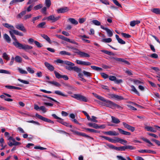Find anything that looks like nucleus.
Returning <instances> with one entry per match:
<instances>
[{
  "instance_id": "obj_29",
  "label": "nucleus",
  "mask_w": 160,
  "mask_h": 160,
  "mask_svg": "<svg viewBox=\"0 0 160 160\" xmlns=\"http://www.w3.org/2000/svg\"><path fill=\"white\" fill-rule=\"evenodd\" d=\"M140 22V21L139 20L133 21L130 22V25L132 27H134L136 25L139 24Z\"/></svg>"
},
{
  "instance_id": "obj_27",
  "label": "nucleus",
  "mask_w": 160,
  "mask_h": 160,
  "mask_svg": "<svg viewBox=\"0 0 160 160\" xmlns=\"http://www.w3.org/2000/svg\"><path fill=\"white\" fill-rule=\"evenodd\" d=\"M68 20L72 24L76 25L78 24V22L75 19L72 18H68Z\"/></svg>"
},
{
  "instance_id": "obj_28",
  "label": "nucleus",
  "mask_w": 160,
  "mask_h": 160,
  "mask_svg": "<svg viewBox=\"0 0 160 160\" xmlns=\"http://www.w3.org/2000/svg\"><path fill=\"white\" fill-rule=\"evenodd\" d=\"M2 25L5 28L12 29V30L14 28L13 26L11 25L8 23H3Z\"/></svg>"
},
{
  "instance_id": "obj_58",
  "label": "nucleus",
  "mask_w": 160,
  "mask_h": 160,
  "mask_svg": "<svg viewBox=\"0 0 160 160\" xmlns=\"http://www.w3.org/2000/svg\"><path fill=\"white\" fill-rule=\"evenodd\" d=\"M0 73L10 74V72L8 71L3 69H0Z\"/></svg>"
},
{
  "instance_id": "obj_62",
  "label": "nucleus",
  "mask_w": 160,
  "mask_h": 160,
  "mask_svg": "<svg viewBox=\"0 0 160 160\" xmlns=\"http://www.w3.org/2000/svg\"><path fill=\"white\" fill-rule=\"evenodd\" d=\"M101 76L104 79H106L108 78L109 77L108 75L103 72H102L101 73Z\"/></svg>"
},
{
  "instance_id": "obj_9",
  "label": "nucleus",
  "mask_w": 160,
  "mask_h": 160,
  "mask_svg": "<svg viewBox=\"0 0 160 160\" xmlns=\"http://www.w3.org/2000/svg\"><path fill=\"white\" fill-rule=\"evenodd\" d=\"M15 28L18 29L23 31L24 32H27V30L22 23H18L15 25Z\"/></svg>"
},
{
  "instance_id": "obj_2",
  "label": "nucleus",
  "mask_w": 160,
  "mask_h": 160,
  "mask_svg": "<svg viewBox=\"0 0 160 160\" xmlns=\"http://www.w3.org/2000/svg\"><path fill=\"white\" fill-rule=\"evenodd\" d=\"M105 106L106 107L110 108L112 109L116 108L119 109H122L123 108L119 105L109 100H106L105 102Z\"/></svg>"
},
{
  "instance_id": "obj_22",
  "label": "nucleus",
  "mask_w": 160,
  "mask_h": 160,
  "mask_svg": "<svg viewBox=\"0 0 160 160\" xmlns=\"http://www.w3.org/2000/svg\"><path fill=\"white\" fill-rule=\"evenodd\" d=\"M111 118L112 122L113 123L115 124H118L120 122V121L118 119L114 116H112Z\"/></svg>"
},
{
  "instance_id": "obj_13",
  "label": "nucleus",
  "mask_w": 160,
  "mask_h": 160,
  "mask_svg": "<svg viewBox=\"0 0 160 160\" xmlns=\"http://www.w3.org/2000/svg\"><path fill=\"white\" fill-rule=\"evenodd\" d=\"M122 124L125 128L131 131V132H133L134 131L135 128L134 127L130 126L125 122H123Z\"/></svg>"
},
{
  "instance_id": "obj_25",
  "label": "nucleus",
  "mask_w": 160,
  "mask_h": 160,
  "mask_svg": "<svg viewBox=\"0 0 160 160\" xmlns=\"http://www.w3.org/2000/svg\"><path fill=\"white\" fill-rule=\"evenodd\" d=\"M130 87L131 88V91L137 94L139 96H140L139 93L138 92V91L135 88V87L133 85H131Z\"/></svg>"
},
{
  "instance_id": "obj_33",
  "label": "nucleus",
  "mask_w": 160,
  "mask_h": 160,
  "mask_svg": "<svg viewBox=\"0 0 160 160\" xmlns=\"http://www.w3.org/2000/svg\"><path fill=\"white\" fill-rule=\"evenodd\" d=\"M100 51L109 55L114 56L115 55L114 53L107 50H101Z\"/></svg>"
},
{
  "instance_id": "obj_47",
  "label": "nucleus",
  "mask_w": 160,
  "mask_h": 160,
  "mask_svg": "<svg viewBox=\"0 0 160 160\" xmlns=\"http://www.w3.org/2000/svg\"><path fill=\"white\" fill-rule=\"evenodd\" d=\"M92 22L93 24H94V25H97V26H100L101 25V22L98 21L97 20H94L92 21Z\"/></svg>"
},
{
  "instance_id": "obj_26",
  "label": "nucleus",
  "mask_w": 160,
  "mask_h": 160,
  "mask_svg": "<svg viewBox=\"0 0 160 160\" xmlns=\"http://www.w3.org/2000/svg\"><path fill=\"white\" fill-rule=\"evenodd\" d=\"M47 82L48 83L53 84L56 87H60L61 86V84L55 81H48Z\"/></svg>"
},
{
  "instance_id": "obj_54",
  "label": "nucleus",
  "mask_w": 160,
  "mask_h": 160,
  "mask_svg": "<svg viewBox=\"0 0 160 160\" xmlns=\"http://www.w3.org/2000/svg\"><path fill=\"white\" fill-rule=\"evenodd\" d=\"M42 7V4H39L37 5L34 7V9L35 10H37L41 8Z\"/></svg>"
},
{
  "instance_id": "obj_64",
  "label": "nucleus",
  "mask_w": 160,
  "mask_h": 160,
  "mask_svg": "<svg viewBox=\"0 0 160 160\" xmlns=\"http://www.w3.org/2000/svg\"><path fill=\"white\" fill-rule=\"evenodd\" d=\"M46 10H47V8L45 7H44L42 8L41 9V12L44 14L45 15L46 14Z\"/></svg>"
},
{
  "instance_id": "obj_4",
  "label": "nucleus",
  "mask_w": 160,
  "mask_h": 160,
  "mask_svg": "<svg viewBox=\"0 0 160 160\" xmlns=\"http://www.w3.org/2000/svg\"><path fill=\"white\" fill-rule=\"evenodd\" d=\"M71 131L72 132L74 133L75 134L78 136H82L86 138L90 139L92 140L93 139V138L92 137L87 135L84 133H82L78 131H74L73 130H71Z\"/></svg>"
},
{
  "instance_id": "obj_10",
  "label": "nucleus",
  "mask_w": 160,
  "mask_h": 160,
  "mask_svg": "<svg viewBox=\"0 0 160 160\" xmlns=\"http://www.w3.org/2000/svg\"><path fill=\"white\" fill-rule=\"evenodd\" d=\"M110 80L114 81V82L117 84H119L122 82V79L117 80V78L116 77L113 76H110L108 77Z\"/></svg>"
},
{
  "instance_id": "obj_57",
  "label": "nucleus",
  "mask_w": 160,
  "mask_h": 160,
  "mask_svg": "<svg viewBox=\"0 0 160 160\" xmlns=\"http://www.w3.org/2000/svg\"><path fill=\"white\" fill-rule=\"evenodd\" d=\"M97 118L94 116H92V118H90V120H88L91 121L93 122H97L98 121L96 119Z\"/></svg>"
},
{
  "instance_id": "obj_11",
  "label": "nucleus",
  "mask_w": 160,
  "mask_h": 160,
  "mask_svg": "<svg viewBox=\"0 0 160 160\" xmlns=\"http://www.w3.org/2000/svg\"><path fill=\"white\" fill-rule=\"evenodd\" d=\"M69 10L68 8L66 7H63L59 8L57 10V12L58 13H64L68 12Z\"/></svg>"
},
{
  "instance_id": "obj_12",
  "label": "nucleus",
  "mask_w": 160,
  "mask_h": 160,
  "mask_svg": "<svg viewBox=\"0 0 160 160\" xmlns=\"http://www.w3.org/2000/svg\"><path fill=\"white\" fill-rule=\"evenodd\" d=\"M75 53H77L78 55L80 56V57L84 58V57H87L89 58L90 57V55L87 53L86 52H81V51H79V52H75Z\"/></svg>"
},
{
  "instance_id": "obj_21",
  "label": "nucleus",
  "mask_w": 160,
  "mask_h": 160,
  "mask_svg": "<svg viewBox=\"0 0 160 160\" xmlns=\"http://www.w3.org/2000/svg\"><path fill=\"white\" fill-rule=\"evenodd\" d=\"M138 152L140 153H154L155 152L149 150H143L141 149L138 151Z\"/></svg>"
},
{
  "instance_id": "obj_20",
  "label": "nucleus",
  "mask_w": 160,
  "mask_h": 160,
  "mask_svg": "<svg viewBox=\"0 0 160 160\" xmlns=\"http://www.w3.org/2000/svg\"><path fill=\"white\" fill-rule=\"evenodd\" d=\"M116 141L117 142H119L121 144H124V143H127V141L126 140L119 138L116 137Z\"/></svg>"
},
{
  "instance_id": "obj_39",
  "label": "nucleus",
  "mask_w": 160,
  "mask_h": 160,
  "mask_svg": "<svg viewBox=\"0 0 160 160\" xmlns=\"http://www.w3.org/2000/svg\"><path fill=\"white\" fill-rule=\"evenodd\" d=\"M46 24V22H42L39 24H38L37 26L38 28H45V25Z\"/></svg>"
},
{
  "instance_id": "obj_42",
  "label": "nucleus",
  "mask_w": 160,
  "mask_h": 160,
  "mask_svg": "<svg viewBox=\"0 0 160 160\" xmlns=\"http://www.w3.org/2000/svg\"><path fill=\"white\" fill-rule=\"evenodd\" d=\"M133 82L134 84L135 85H138V84H142L143 83V82L141 81H140L134 79L133 80Z\"/></svg>"
},
{
  "instance_id": "obj_46",
  "label": "nucleus",
  "mask_w": 160,
  "mask_h": 160,
  "mask_svg": "<svg viewBox=\"0 0 160 160\" xmlns=\"http://www.w3.org/2000/svg\"><path fill=\"white\" fill-rule=\"evenodd\" d=\"M112 39L111 38H104L102 39V41L105 43H109L111 42Z\"/></svg>"
},
{
  "instance_id": "obj_60",
  "label": "nucleus",
  "mask_w": 160,
  "mask_h": 160,
  "mask_svg": "<svg viewBox=\"0 0 160 160\" xmlns=\"http://www.w3.org/2000/svg\"><path fill=\"white\" fill-rule=\"evenodd\" d=\"M34 43L39 48H41L42 46V45L39 42L37 41H35Z\"/></svg>"
},
{
  "instance_id": "obj_14",
  "label": "nucleus",
  "mask_w": 160,
  "mask_h": 160,
  "mask_svg": "<svg viewBox=\"0 0 160 160\" xmlns=\"http://www.w3.org/2000/svg\"><path fill=\"white\" fill-rule=\"evenodd\" d=\"M101 28L105 30L106 31L108 37H112V36L113 33L109 29L106 28H105L102 25H101Z\"/></svg>"
},
{
  "instance_id": "obj_55",
  "label": "nucleus",
  "mask_w": 160,
  "mask_h": 160,
  "mask_svg": "<svg viewBox=\"0 0 160 160\" xmlns=\"http://www.w3.org/2000/svg\"><path fill=\"white\" fill-rule=\"evenodd\" d=\"M111 58L112 59H113L115 60L118 61L119 62H122V60H123V58H114V57H112Z\"/></svg>"
},
{
  "instance_id": "obj_19",
  "label": "nucleus",
  "mask_w": 160,
  "mask_h": 160,
  "mask_svg": "<svg viewBox=\"0 0 160 160\" xmlns=\"http://www.w3.org/2000/svg\"><path fill=\"white\" fill-rule=\"evenodd\" d=\"M26 13V10L22 11L17 15L16 18H17L21 19L23 17H24V16L25 15Z\"/></svg>"
},
{
  "instance_id": "obj_23",
  "label": "nucleus",
  "mask_w": 160,
  "mask_h": 160,
  "mask_svg": "<svg viewBox=\"0 0 160 160\" xmlns=\"http://www.w3.org/2000/svg\"><path fill=\"white\" fill-rule=\"evenodd\" d=\"M41 36L43 38L47 41L49 43L51 44V42L50 38L47 35L45 34H41Z\"/></svg>"
},
{
  "instance_id": "obj_45",
  "label": "nucleus",
  "mask_w": 160,
  "mask_h": 160,
  "mask_svg": "<svg viewBox=\"0 0 160 160\" xmlns=\"http://www.w3.org/2000/svg\"><path fill=\"white\" fill-rule=\"evenodd\" d=\"M122 36L125 38H130L131 37V36L128 34L122 32L121 33Z\"/></svg>"
},
{
  "instance_id": "obj_34",
  "label": "nucleus",
  "mask_w": 160,
  "mask_h": 160,
  "mask_svg": "<svg viewBox=\"0 0 160 160\" xmlns=\"http://www.w3.org/2000/svg\"><path fill=\"white\" fill-rule=\"evenodd\" d=\"M84 129L85 130H86L90 132L96 133H99L100 132H99L97 130H96L93 129L85 128H84Z\"/></svg>"
},
{
  "instance_id": "obj_61",
  "label": "nucleus",
  "mask_w": 160,
  "mask_h": 160,
  "mask_svg": "<svg viewBox=\"0 0 160 160\" xmlns=\"http://www.w3.org/2000/svg\"><path fill=\"white\" fill-rule=\"evenodd\" d=\"M62 124L63 125L66 126V127H69L70 128H72V125H70L69 123L64 121L63 122Z\"/></svg>"
},
{
  "instance_id": "obj_63",
  "label": "nucleus",
  "mask_w": 160,
  "mask_h": 160,
  "mask_svg": "<svg viewBox=\"0 0 160 160\" xmlns=\"http://www.w3.org/2000/svg\"><path fill=\"white\" fill-rule=\"evenodd\" d=\"M149 56L155 58H158V55L156 53H153L152 54H150L149 55Z\"/></svg>"
},
{
  "instance_id": "obj_52",
  "label": "nucleus",
  "mask_w": 160,
  "mask_h": 160,
  "mask_svg": "<svg viewBox=\"0 0 160 160\" xmlns=\"http://www.w3.org/2000/svg\"><path fill=\"white\" fill-rule=\"evenodd\" d=\"M152 127L151 126H147L145 127V128L148 131H150L151 132H155V131L152 130Z\"/></svg>"
},
{
  "instance_id": "obj_31",
  "label": "nucleus",
  "mask_w": 160,
  "mask_h": 160,
  "mask_svg": "<svg viewBox=\"0 0 160 160\" xmlns=\"http://www.w3.org/2000/svg\"><path fill=\"white\" fill-rule=\"evenodd\" d=\"M54 93L56 94L67 97L68 95L63 94L61 92L58 90H56L54 91Z\"/></svg>"
},
{
  "instance_id": "obj_15",
  "label": "nucleus",
  "mask_w": 160,
  "mask_h": 160,
  "mask_svg": "<svg viewBox=\"0 0 160 160\" xmlns=\"http://www.w3.org/2000/svg\"><path fill=\"white\" fill-rule=\"evenodd\" d=\"M103 133L111 136H117L118 135V133L115 131H109L104 132Z\"/></svg>"
},
{
  "instance_id": "obj_38",
  "label": "nucleus",
  "mask_w": 160,
  "mask_h": 160,
  "mask_svg": "<svg viewBox=\"0 0 160 160\" xmlns=\"http://www.w3.org/2000/svg\"><path fill=\"white\" fill-rule=\"evenodd\" d=\"M82 72L84 75L87 77H90L92 76V74L90 72L85 71H83Z\"/></svg>"
},
{
  "instance_id": "obj_41",
  "label": "nucleus",
  "mask_w": 160,
  "mask_h": 160,
  "mask_svg": "<svg viewBox=\"0 0 160 160\" xmlns=\"http://www.w3.org/2000/svg\"><path fill=\"white\" fill-rule=\"evenodd\" d=\"M54 74L55 75L56 78L58 79L62 78V75L60 74L58 72H57L56 71H54Z\"/></svg>"
},
{
  "instance_id": "obj_59",
  "label": "nucleus",
  "mask_w": 160,
  "mask_h": 160,
  "mask_svg": "<svg viewBox=\"0 0 160 160\" xmlns=\"http://www.w3.org/2000/svg\"><path fill=\"white\" fill-rule=\"evenodd\" d=\"M41 16H38L37 17H33L32 18V22H33V23H34L35 21L38 19L40 18H41Z\"/></svg>"
},
{
  "instance_id": "obj_50",
  "label": "nucleus",
  "mask_w": 160,
  "mask_h": 160,
  "mask_svg": "<svg viewBox=\"0 0 160 160\" xmlns=\"http://www.w3.org/2000/svg\"><path fill=\"white\" fill-rule=\"evenodd\" d=\"M45 4L46 6L48 7L49 8L51 5V2L50 0H45Z\"/></svg>"
},
{
  "instance_id": "obj_18",
  "label": "nucleus",
  "mask_w": 160,
  "mask_h": 160,
  "mask_svg": "<svg viewBox=\"0 0 160 160\" xmlns=\"http://www.w3.org/2000/svg\"><path fill=\"white\" fill-rule=\"evenodd\" d=\"M3 37L4 39L7 42L9 43L11 42V39L10 38L9 36L7 34L5 33L3 35Z\"/></svg>"
},
{
  "instance_id": "obj_24",
  "label": "nucleus",
  "mask_w": 160,
  "mask_h": 160,
  "mask_svg": "<svg viewBox=\"0 0 160 160\" xmlns=\"http://www.w3.org/2000/svg\"><path fill=\"white\" fill-rule=\"evenodd\" d=\"M15 60L17 62L21 63L22 62V59L20 56L17 55L15 57Z\"/></svg>"
},
{
  "instance_id": "obj_16",
  "label": "nucleus",
  "mask_w": 160,
  "mask_h": 160,
  "mask_svg": "<svg viewBox=\"0 0 160 160\" xmlns=\"http://www.w3.org/2000/svg\"><path fill=\"white\" fill-rule=\"evenodd\" d=\"M44 65L47 68L51 71H53L54 69V67L47 62H44Z\"/></svg>"
},
{
  "instance_id": "obj_53",
  "label": "nucleus",
  "mask_w": 160,
  "mask_h": 160,
  "mask_svg": "<svg viewBox=\"0 0 160 160\" xmlns=\"http://www.w3.org/2000/svg\"><path fill=\"white\" fill-rule=\"evenodd\" d=\"M32 16V14H31L25 15L23 18V19L26 20L28 19L31 18Z\"/></svg>"
},
{
  "instance_id": "obj_37",
  "label": "nucleus",
  "mask_w": 160,
  "mask_h": 160,
  "mask_svg": "<svg viewBox=\"0 0 160 160\" xmlns=\"http://www.w3.org/2000/svg\"><path fill=\"white\" fill-rule=\"evenodd\" d=\"M91 67L93 70L97 71H101L102 70V69L101 68L94 66H91Z\"/></svg>"
},
{
  "instance_id": "obj_43",
  "label": "nucleus",
  "mask_w": 160,
  "mask_h": 160,
  "mask_svg": "<svg viewBox=\"0 0 160 160\" xmlns=\"http://www.w3.org/2000/svg\"><path fill=\"white\" fill-rule=\"evenodd\" d=\"M26 69L27 71L30 73L33 74L34 73V71L32 68L30 67H28L26 68Z\"/></svg>"
},
{
  "instance_id": "obj_48",
  "label": "nucleus",
  "mask_w": 160,
  "mask_h": 160,
  "mask_svg": "<svg viewBox=\"0 0 160 160\" xmlns=\"http://www.w3.org/2000/svg\"><path fill=\"white\" fill-rule=\"evenodd\" d=\"M18 70L19 71L20 73L22 74H27L28 72L27 71L22 69V68H18Z\"/></svg>"
},
{
  "instance_id": "obj_35",
  "label": "nucleus",
  "mask_w": 160,
  "mask_h": 160,
  "mask_svg": "<svg viewBox=\"0 0 160 160\" xmlns=\"http://www.w3.org/2000/svg\"><path fill=\"white\" fill-rule=\"evenodd\" d=\"M59 54L61 55H67L68 56H71V54L70 53L67 52L65 51H62L59 52Z\"/></svg>"
},
{
  "instance_id": "obj_30",
  "label": "nucleus",
  "mask_w": 160,
  "mask_h": 160,
  "mask_svg": "<svg viewBox=\"0 0 160 160\" xmlns=\"http://www.w3.org/2000/svg\"><path fill=\"white\" fill-rule=\"evenodd\" d=\"M12 31L13 33L16 35H18L20 36H23L24 35L23 33L19 32L16 30L12 29Z\"/></svg>"
},
{
  "instance_id": "obj_7",
  "label": "nucleus",
  "mask_w": 160,
  "mask_h": 160,
  "mask_svg": "<svg viewBox=\"0 0 160 160\" xmlns=\"http://www.w3.org/2000/svg\"><path fill=\"white\" fill-rule=\"evenodd\" d=\"M55 61L58 63H64L68 66H74V63L71 62L67 61H63L60 59H57Z\"/></svg>"
},
{
  "instance_id": "obj_36",
  "label": "nucleus",
  "mask_w": 160,
  "mask_h": 160,
  "mask_svg": "<svg viewBox=\"0 0 160 160\" xmlns=\"http://www.w3.org/2000/svg\"><path fill=\"white\" fill-rule=\"evenodd\" d=\"M95 97L98 99L102 101L105 102L106 100L103 97L98 95L97 94H95Z\"/></svg>"
},
{
  "instance_id": "obj_44",
  "label": "nucleus",
  "mask_w": 160,
  "mask_h": 160,
  "mask_svg": "<svg viewBox=\"0 0 160 160\" xmlns=\"http://www.w3.org/2000/svg\"><path fill=\"white\" fill-rule=\"evenodd\" d=\"M2 57L7 60H9L10 59L8 55L6 52H4L3 53Z\"/></svg>"
},
{
  "instance_id": "obj_1",
  "label": "nucleus",
  "mask_w": 160,
  "mask_h": 160,
  "mask_svg": "<svg viewBox=\"0 0 160 160\" xmlns=\"http://www.w3.org/2000/svg\"><path fill=\"white\" fill-rule=\"evenodd\" d=\"M9 33L11 37L14 41V42H13L12 44L16 48L19 49L24 50L26 52H28V50L31 49L32 48H33L32 46L26 44H23L19 42L16 38V36L14 35L12 32L10 31Z\"/></svg>"
},
{
  "instance_id": "obj_32",
  "label": "nucleus",
  "mask_w": 160,
  "mask_h": 160,
  "mask_svg": "<svg viewBox=\"0 0 160 160\" xmlns=\"http://www.w3.org/2000/svg\"><path fill=\"white\" fill-rule=\"evenodd\" d=\"M151 11L156 14H160V9L158 8H154L152 9Z\"/></svg>"
},
{
  "instance_id": "obj_6",
  "label": "nucleus",
  "mask_w": 160,
  "mask_h": 160,
  "mask_svg": "<svg viewBox=\"0 0 160 160\" xmlns=\"http://www.w3.org/2000/svg\"><path fill=\"white\" fill-rule=\"evenodd\" d=\"M107 146L111 149H115L117 151H123L126 150L125 146L117 147L112 144H107Z\"/></svg>"
},
{
  "instance_id": "obj_8",
  "label": "nucleus",
  "mask_w": 160,
  "mask_h": 160,
  "mask_svg": "<svg viewBox=\"0 0 160 160\" xmlns=\"http://www.w3.org/2000/svg\"><path fill=\"white\" fill-rule=\"evenodd\" d=\"M61 17L60 16L55 17L53 15H50L47 17V20L48 21H51L52 22H56Z\"/></svg>"
},
{
  "instance_id": "obj_40",
  "label": "nucleus",
  "mask_w": 160,
  "mask_h": 160,
  "mask_svg": "<svg viewBox=\"0 0 160 160\" xmlns=\"http://www.w3.org/2000/svg\"><path fill=\"white\" fill-rule=\"evenodd\" d=\"M141 139L143 140L145 142H146L149 143L151 146H153V144L150 142V141H149V140L147 139L146 138H145L144 137H142L141 138Z\"/></svg>"
},
{
  "instance_id": "obj_56",
  "label": "nucleus",
  "mask_w": 160,
  "mask_h": 160,
  "mask_svg": "<svg viewBox=\"0 0 160 160\" xmlns=\"http://www.w3.org/2000/svg\"><path fill=\"white\" fill-rule=\"evenodd\" d=\"M113 3L117 6L120 8H122V5L118 2L117 0H112Z\"/></svg>"
},
{
  "instance_id": "obj_5",
  "label": "nucleus",
  "mask_w": 160,
  "mask_h": 160,
  "mask_svg": "<svg viewBox=\"0 0 160 160\" xmlns=\"http://www.w3.org/2000/svg\"><path fill=\"white\" fill-rule=\"evenodd\" d=\"M35 116L40 119L42 120L44 122H48L50 123H51L52 124H54V122L47 118H45L39 114L36 113L35 114Z\"/></svg>"
},
{
  "instance_id": "obj_17",
  "label": "nucleus",
  "mask_w": 160,
  "mask_h": 160,
  "mask_svg": "<svg viewBox=\"0 0 160 160\" xmlns=\"http://www.w3.org/2000/svg\"><path fill=\"white\" fill-rule=\"evenodd\" d=\"M118 130L119 132L121 134L123 135L129 136L131 135V133L130 132L125 131L121 128H118Z\"/></svg>"
},
{
  "instance_id": "obj_49",
  "label": "nucleus",
  "mask_w": 160,
  "mask_h": 160,
  "mask_svg": "<svg viewBox=\"0 0 160 160\" xmlns=\"http://www.w3.org/2000/svg\"><path fill=\"white\" fill-rule=\"evenodd\" d=\"M73 70L78 73L82 71V69L81 68H79L76 66L73 67Z\"/></svg>"
},
{
  "instance_id": "obj_51",
  "label": "nucleus",
  "mask_w": 160,
  "mask_h": 160,
  "mask_svg": "<svg viewBox=\"0 0 160 160\" xmlns=\"http://www.w3.org/2000/svg\"><path fill=\"white\" fill-rule=\"evenodd\" d=\"M24 0H12L10 3V5H12L14 3L23 2Z\"/></svg>"
},
{
  "instance_id": "obj_3",
  "label": "nucleus",
  "mask_w": 160,
  "mask_h": 160,
  "mask_svg": "<svg viewBox=\"0 0 160 160\" xmlns=\"http://www.w3.org/2000/svg\"><path fill=\"white\" fill-rule=\"evenodd\" d=\"M71 97L78 100L83 102H87L88 101V100L86 97L79 94H75L73 96H72Z\"/></svg>"
}]
</instances>
